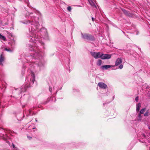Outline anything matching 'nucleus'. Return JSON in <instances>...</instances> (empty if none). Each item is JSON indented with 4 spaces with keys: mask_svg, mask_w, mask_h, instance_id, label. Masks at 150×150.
Listing matches in <instances>:
<instances>
[{
    "mask_svg": "<svg viewBox=\"0 0 150 150\" xmlns=\"http://www.w3.org/2000/svg\"><path fill=\"white\" fill-rule=\"evenodd\" d=\"M141 114L140 113L138 115V118L139 119H138V120L139 121H141V118H142V116L141 115Z\"/></svg>",
    "mask_w": 150,
    "mask_h": 150,
    "instance_id": "obj_13",
    "label": "nucleus"
},
{
    "mask_svg": "<svg viewBox=\"0 0 150 150\" xmlns=\"http://www.w3.org/2000/svg\"><path fill=\"white\" fill-rule=\"evenodd\" d=\"M111 55L110 54H101L100 58L102 59H109L111 58Z\"/></svg>",
    "mask_w": 150,
    "mask_h": 150,
    "instance_id": "obj_3",
    "label": "nucleus"
},
{
    "mask_svg": "<svg viewBox=\"0 0 150 150\" xmlns=\"http://www.w3.org/2000/svg\"><path fill=\"white\" fill-rule=\"evenodd\" d=\"M111 66L110 65H105L102 66V67L103 69H108L110 68Z\"/></svg>",
    "mask_w": 150,
    "mask_h": 150,
    "instance_id": "obj_8",
    "label": "nucleus"
},
{
    "mask_svg": "<svg viewBox=\"0 0 150 150\" xmlns=\"http://www.w3.org/2000/svg\"><path fill=\"white\" fill-rule=\"evenodd\" d=\"M39 54L38 52H36L34 54V57H38V55Z\"/></svg>",
    "mask_w": 150,
    "mask_h": 150,
    "instance_id": "obj_14",
    "label": "nucleus"
},
{
    "mask_svg": "<svg viewBox=\"0 0 150 150\" xmlns=\"http://www.w3.org/2000/svg\"><path fill=\"white\" fill-rule=\"evenodd\" d=\"M31 112V111H30V112Z\"/></svg>",
    "mask_w": 150,
    "mask_h": 150,
    "instance_id": "obj_26",
    "label": "nucleus"
},
{
    "mask_svg": "<svg viewBox=\"0 0 150 150\" xmlns=\"http://www.w3.org/2000/svg\"><path fill=\"white\" fill-rule=\"evenodd\" d=\"M146 110V109L145 108H144L141 109L140 112V113L141 114H143L144 112Z\"/></svg>",
    "mask_w": 150,
    "mask_h": 150,
    "instance_id": "obj_11",
    "label": "nucleus"
},
{
    "mask_svg": "<svg viewBox=\"0 0 150 150\" xmlns=\"http://www.w3.org/2000/svg\"><path fill=\"white\" fill-rule=\"evenodd\" d=\"M122 59L121 58H118L116 61L115 65L117 66L122 63Z\"/></svg>",
    "mask_w": 150,
    "mask_h": 150,
    "instance_id": "obj_5",
    "label": "nucleus"
},
{
    "mask_svg": "<svg viewBox=\"0 0 150 150\" xmlns=\"http://www.w3.org/2000/svg\"><path fill=\"white\" fill-rule=\"evenodd\" d=\"M139 99V97L137 96L135 98V100L136 101L138 102Z\"/></svg>",
    "mask_w": 150,
    "mask_h": 150,
    "instance_id": "obj_21",
    "label": "nucleus"
},
{
    "mask_svg": "<svg viewBox=\"0 0 150 150\" xmlns=\"http://www.w3.org/2000/svg\"><path fill=\"white\" fill-rule=\"evenodd\" d=\"M33 83H34V81H35V75L33 73Z\"/></svg>",
    "mask_w": 150,
    "mask_h": 150,
    "instance_id": "obj_16",
    "label": "nucleus"
},
{
    "mask_svg": "<svg viewBox=\"0 0 150 150\" xmlns=\"http://www.w3.org/2000/svg\"><path fill=\"white\" fill-rule=\"evenodd\" d=\"M28 87V86H27V85H25L24 86V88L25 90V91H26V90L27 88Z\"/></svg>",
    "mask_w": 150,
    "mask_h": 150,
    "instance_id": "obj_19",
    "label": "nucleus"
},
{
    "mask_svg": "<svg viewBox=\"0 0 150 150\" xmlns=\"http://www.w3.org/2000/svg\"><path fill=\"white\" fill-rule=\"evenodd\" d=\"M67 9L69 11H71V6H68L67 7Z\"/></svg>",
    "mask_w": 150,
    "mask_h": 150,
    "instance_id": "obj_17",
    "label": "nucleus"
},
{
    "mask_svg": "<svg viewBox=\"0 0 150 150\" xmlns=\"http://www.w3.org/2000/svg\"><path fill=\"white\" fill-rule=\"evenodd\" d=\"M123 67V65L122 64H121L119 66V68L120 69H122Z\"/></svg>",
    "mask_w": 150,
    "mask_h": 150,
    "instance_id": "obj_20",
    "label": "nucleus"
},
{
    "mask_svg": "<svg viewBox=\"0 0 150 150\" xmlns=\"http://www.w3.org/2000/svg\"><path fill=\"white\" fill-rule=\"evenodd\" d=\"M0 39H2L4 41H6V38L1 34H0Z\"/></svg>",
    "mask_w": 150,
    "mask_h": 150,
    "instance_id": "obj_10",
    "label": "nucleus"
},
{
    "mask_svg": "<svg viewBox=\"0 0 150 150\" xmlns=\"http://www.w3.org/2000/svg\"><path fill=\"white\" fill-rule=\"evenodd\" d=\"M98 85L101 88L106 89L107 88V85L104 83L99 82L98 83Z\"/></svg>",
    "mask_w": 150,
    "mask_h": 150,
    "instance_id": "obj_4",
    "label": "nucleus"
},
{
    "mask_svg": "<svg viewBox=\"0 0 150 150\" xmlns=\"http://www.w3.org/2000/svg\"><path fill=\"white\" fill-rule=\"evenodd\" d=\"M90 3L91 4L92 6H94V5H95V4H94V3L93 2H92V3H91L90 2Z\"/></svg>",
    "mask_w": 150,
    "mask_h": 150,
    "instance_id": "obj_22",
    "label": "nucleus"
},
{
    "mask_svg": "<svg viewBox=\"0 0 150 150\" xmlns=\"http://www.w3.org/2000/svg\"><path fill=\"white\" fill-rule=\"evenodd\" d=\"M90 53L91 55L95 59L100 58L101 54L100 52H91Z\"/></svg>",
    "mask_w": 150,
    "mask_h": 150,
    "instance_id": "obj_2",
    "label": "nucleus"
},
{
    "mask_svg": "<svg viewBox=\"0 0 150 150\" xmlns=\"http://www.w3.org/2000/svg\"><path fill=\"white\" fill-rule=\"evenodd\" d=\"M5 50H6V51H9V52H11V49L9 48L8 49L7 48H5Z\"/></svg>",
    "mask_w": 150,
    "mask_h": 150,
    "instance_id": "obj_18",
    "label": "nucleus"
},
{
    "mask_svg": "<svg viewBox=\"0 0 150 150\" xmlns=\"http://www.w3.org/2000/svg\"><path fill=\"white\" fill-rule=\"evenodd\" d=\"M122 10L123 12L124 13L126 16H130L131 15V14L128 11H127L125 9H122Z\"/></svg>",
    "mask_w": 150,
    "mask_h": 150,
    "instance_id": "obj_7",
    "label": "nucleus"
},
{
    "mask_svg": "<svg viewBox=\"0 0 150 150\" xmlns=\"http://www.w3.org/2000/svg\"><path fill=\"white\" fill-rule=\"evenodd\" d=\"M92 20L93 21H94V18L93 17H92Z\"/></svg>",
    "mask_w": 150,
    "mask_h": 150,
    "instance_id": "obj_23",
    "label": "nucleus"
},
{
    "mask_svg": "<svg viewBox=\"0 0 150 150\" xmlns=\"http://www.w3.org/2000/svg\"><path fill=\"white\" fill-rule=\"evenodd\" d=\"M5 59V57L3 54H1L0 56V64L2 65V62H3Z\"/></svg>",
    "mask_w": 150,
    "mask_h": 150,
    "instance_id": "obj_6",
    "label": "nucleus"
},
{
    "mask_svg": "<svg viewBox=\"0 0 150 150\" xmlns=\"http://www.w3.org/2000/svg\"><path fill=\"white\" fill-rule=\"evenodd\" d=\"M102 61L101 60H99L98 61L97 65L98 66H100L101 65Z\"/></svg>",
    "mask_w": 150,
    "mask_h": 150,
    "instance_id": "obj_12",
    "label": "nucleus"
},
{
    "mask_svg": "<svg viewBox=\"0 0 150 150\" xmlns=\"http://www.w3.org/2000/svg\"><path fill=\"white\" fill-rule=\"evenodd\" d=\"M148 111H147L144 114V116H148Z\"/></svg>",
    "mask_w": 150,
    "mask_h": 150,
    "instance_id": "obj_15",
    "label": "nucleus"
},
{
    "mask_svg": "<svg viewBox=\"0 0 150 150\" xmlns=\"http://www.w3.org/2000/svg\"><path fill=\"white\" fill-rule=\"evenodd\" d=\"M141 105L140 103H138V104L137 105V112L139 111L140 110V108L141 107Z\"/></svg>",
    "mask_w": 150,
    "mask_h": 150,
    "instance_id": "obj_9",
    "label": "nucleus"
},
{
    "mask_svg": "<svg viewBox=\"0 0 150 150\" xmlns=\"http://www.w3.org/2000/svg\"><path fill=\"white\" fill-rule=\"evenodd\" d=\"M13 146L14 148L15 147L14 145L13 144Z\"/></svg>",
    "mask_w": 150,
    "mask_h": 150,
    "instance_id": "obj_24",
    "label": "nucleus"
},
{
    "mask_svg": "<svg viewBox=\"0 0 150 150\" xmlns=\"http://www.w3.org/2000/svg\"><path fill=\"white\" fill-rule=\"evenodd\" d=\"M81 35L82 38L84 39L91 41H94L95 40L94 37L90 34L88 33L83 34L81 33Z\"/></svg>",
    "mask_w": 150,
    "mask_h": 150,
    "instance_id": "obj_1",
    "label": "nucleus"
},
{
    "mask_svg": "<svg viewBox=\"0 0 150 150\" xmlns=\"http://www.w3.org/2000/svg\"><path fill=\"white\" fill-rule=\"evenodd\" d=\"M52 90V88H50V91H51V90Z\"/></svg>",
    "mask_w": 150,
    "mask_h": 150,
    "instance_id": "obj_25",
    "label": "nucleus"
}]
</instances>
